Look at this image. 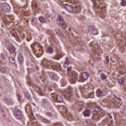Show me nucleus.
Here are the masks:
<instances>
[{"label":"nucleus","instance_id":"79ce46f5","mask_svg":"<svg viewBox=\"0 0 126 126\" xmlns=\"http://www.w3.org/2000/svg\"><path fill=\"white\" fill-rule=\"evenodd\" d=\"M79 82H83V81H82V80H80Z\"/></svg>","mask_w":126,"mask_h":126},{"label":"nucleus","instance_id":"0eeeda50","mask_svg":"<svg viewBox=\"0 0 126 126\" xmlns=\"http://www.w3.org/2000/svg\"><path fill=\"white\" fill-rule=\"evenodd\" d=\"M52 97L54 99L55 98H56L57 101V102H58V103H62V102H63V97H62L60 95L53 94L52 95Z\"/></svg>","mask_w":126,"mask_h":126},{"label":"nucleus","instance_id":"7c9ffc66","mask_svg":"<svg viewBox=\"0 0 126 126\" xmlns=\"http://www.w3.org/2000/svg\"><path fill=\"white\" fill-rule=\"evenodd\" d=\"M100 110H101L100 106H97L95 109L94 112H98V111H100Z\"/></svg>","mask_w":126,"mask_h":126},{"label":"nucleus","instance_id":"b1692460","mask_svg":"<svg viewBox=\"0 0 126 126\" xmlns=\"http://www.w3.org/2000/svg\"><path fill=\"white\" fill-rule=\"evenodd\" d=\"M121 5L122 6H126V0H122L121 2Z\"/></svg>","mask_w":126,"mask_h":126},{"label":"nucleus","instance_id":"f03ea898","mask_svg":"<svg viewBox=\"0 0 126 126\" xmlns=\"http://www.w3.org/2000/svg\"><path fill=\"white\" fill-rule=\"evenodd\" d=\"M32 50L34 53H35V55H38V54L40 56L43 55V46H42L41 44L39 43H32Z\"/></svg>","mask_w":126,"mask_h":126},{"label":"nucleus","instance_id":"c756f323","mask_svg":"<svg viewBox=\"0 0 126 126\" xmlns=\"http://www.w3.org/2000/svg\"><path fill=\"white\" fill-rule=\"evenodd\" d=\"M13 36L14 37V38H16V39H17V38H18L19 37L18 34H17V33H13Z\"/></svg>","mask_w":126,"mask_h":126},{"label":"nucleus","instance_id":"393cba45","mask_svg":"<svg viewBox=\"0 0 126 126\" xmlns=\"http://www.w3.org/2000/svg\"><path fill=\"white\" fill-rule=\"evenodd\" d=\"M32 8L33 9H35V7H36V2H35V1H33L32 2Z\"/></svg>","mask_w":126,"mask_h":126},{"label":"nucleus","instance_id":"5701e85b","mask_svg":"<svg viewBox=\"0 0 126 126\" xmlns=\"http://www.w3.org/2000/svg\"><path fill=\"white\" fill-rule=\"evenodd\" d=\"M0 69L1 72H2L3 73L5 72V67L0 66Z\"/></svg>","mask_w":126,"mask_h":126},{"label":"nucleus","instance_id":"de8ad7c7","mask_svg":"<svg viewBox=\"0 0 126 126\" xmlns=\"http://www.w3.org/2000/svg\"><path fill=\"white\" fill-rule=\"evenodd\" d=\"M114 97H116V95H114Z\"/></svg>","mask_w":126,"mask_h":126},{"label":"nucleus","instance_id":"6e6552de","mask_svg":"<svg viewBox=\"0 0 126 126\" xmlns=\"http://www.w3.org/2000/svg\"><path fill=\"white\" fill-rule=\"evenodd\" d=\"M2 10L4 11H9L10 10V6L7 3H3L1 5Z\"/></svg>","mask_w":126,"mask_h":126},{"label":"nucleus","instance_id":"ea45409f","mask_svg":"<svg viewBox=\"0 0 126 126\" xmlns=\"http://www.w3.org/2000/svg\"><path fill=\"white\" fill-rule=\"evenodd\" d=\"M108 116H109L110 119H112V117L111 116V115H110V114H108Z\"/></svg>","mask_w":126,"mask_h":126},{"label":"nucleus","instance_id":"37998d69","mask_svg":"<svg viewBox=\"0 0 126 126\" xmlns=\"http://www.w3.org/2000/svg\"><path fill=\"white\" fill-rule=\"evenodd\" d=\"M34 126H40L39 125H34Z\"/></svg>","mask_w":126,"mask_h":126},{"label":"nucleus","instance_id":"bb28decb","mask_svg":"<svg viewBox=\"0 0 126 126\" xmlns=\"http://www.w3.org/2000/svg\"><path fill=\"white\" fill-rule=\"evenodd\" d=\"M100 78H101V79L104 80L106 79V75H105V74H101L100 75Z\"/></svg>","mask_w":126,"mask_h":126},{"label":"nucleus","instance_id":"09e8293b","mask_svg":"<svg viewBox=\"0 0 126 126\" xmlns=\"http://www.w3.org/2000/svg\"><path fill=\"white\" fill-rule=\"evenodd\" d=\"M118 100H121V98H118Z\"/></svg>","mask_w":126,"mask_h":126},{"label":"nucleus","instance_id":"2f4dec72","mask_svg":"<svg viewBox=\"0 0 126 126\" xmlns=\"http://www.w3.org/2000/svg\"><path fill=\"white\" fill-rule=\"evenodd\" d=\"M91 47H93V48H92V50H93V51L94 52H95V50L94 49H93V47H94V48H95V46H94V43H91Z\"/></svg>","mask_w":126,"mask_h":126},{"label":"nucleus","instance_id":"423d86ee","mask_svg":"<svg viewBox=\"0 0 126 126\" xmlns=\"http://www.w3.org/2000/svg\"><path fill=\"white\" fill-rule=\"evenodd\" d=\"M92 1H93L94 6L95 8H97V9H98V11H99V12H101V11H105V8H102V6L99 5L98 3L97 4L95 0H92Z\"/></svg>","mask_w":126,"mask_h":126},{"label":"nucleus","instance_id":"ddd939ff","mask_svg":"<svg viewBox=\"0 0 126 126\" xmlns=\"http://www.w3.org/2000/svg\"><path fill=\"white\" fill-rule=\"evenodd\" d=\"M70 90H69V91H66L63 93V95L66 99H68L69 97H70Z\"/></svg>","mask_w":126,"mask_h":126},{"label":"nucleus","instance_id":"f3484780","mask_svg":"<svg viewBox=\"0 0 126 126\" xmlns=\"http://www.w3.org/2000/svg\"><path fill=\"white\" fill-rule=\"evenodd\" d=\"M53 52H54V50L51 47H47L46 50V53H47V54H52Z\"/></svg>","mask_w":126,"mask_h":126},{"label":"nucleus","instance_id":"4c0bfd02","mask_svg":"<svg viewBox=\"0 0 126 126\" xmlns=\"http://www.w3.org/2000/svg\"><path fill=\"white\" fill-rule=\"evenodd\" d=\"M47 115L48 116H49V117H51L52 116V113H50V112H48L47 113Z\"/></svg>","mask_w":126,"mask_h":126},{"label":"nucleus","instance_id":"dca6fc26","mask_svg":"<svg viewBox=\"0 0 126 126\" xmlns=\"http://www.w3.org/2000/svg\"><path fill=\"white\" fill-rule=\"evenodd\" d=\"M25 33H26V32L20 31L19 32L20 35V37L21 38H23V37H25Z\"/></svg>","mask_w":126,"mask_h":126},{"label":"nucleus","instance_id":"cd10ccee","mask_svg":"<svg viewBox=\"0 0 126 126\" xmlns=\"http://www.w3.org/2000/svg\"><path fill=\"white\" fill-rule=\"evenodd\" d=\"M69 64V62H68L67 61L65 63L63 64L64 67H67L68 66V65Z\"/></svg>","mask_w":126,"mask_h":126},{"label":"nucleus","instance_id":"8fccbe9b","mask_svg":"<svg viewBox=\"0 0 126 126\" xmlns=\"http://www.w3.org/2000/svg\"><path fill=\"white\" fill-rule=\"evenodd\" d=\"M40 94H42V93L40 92Z\"/></svg>","mask_w":126,"mask_h":126},{"label":"nucleus","instance_id":"c85d7f7f","mask_svg":"<svg viewBox=\"0 0 126 126\" xmlns=\"http://www.w3.org/2000/svg\"><path fill=\"white\" fill-rule=\"evenodd\" d=\"M42 121H43V123H44V124H49V123H50L49 120H47L46 119H43Z\"/></svg>","mask_w":126,"mask_h":126},{"label":"nucleus","instance_id":"a19ab883","mask_svg":"<svg viewBox=\"0 0 126 126\" xmlns=\"http://www.w3.org/2000/svg\"><path fill=\"white\" fill-rule=\"evenodd\" d=\"M34 20H35L34 19H32V21H34Z\"/></svg>","mask_w":126,"mask_h":126},{"label":"nucleus","instance_id":"72a5a7b5","mask_svg":"<svg viewBox=\"0 0 126 126\" xmlns=\"http://www.w3.org/2000/svg\"><path fill=\"white\" fill-rule=\"evenodd\" d=\"M50 77H51V78H54V77H55V75L53 73H51V74H50Z\"/></svg>","mask_w":126,"mask_h":126},{"label":"nucleus","instance_id":"58836bf2","mask_svg":"<svg viewBox=\"0 0 126 126\" xmlns=\"http://www.w3.org/2000/svg\"><path fill=\"white\" fill-rule=\"evenodd\" d=\"M0 111H3V108H2V106H1L0 104Z\"/></svg>","mask_w":126,"mask_h":126},{"label":"nucleus","instance_id":"f704fd0d","mask_svg":"<svg viewBox=\"0 0 126 126\" xmlns=\"http://www.w3.org/2000/svg\"><path fill=\"white\" fill-rule=\"evenodd\" d=\"M0 57L2 58V59H5V57H4V56L3 55V54H0Z\"/></svg>","mask_w":126,"mask_h":126},{"label":"nucleus","instance_id":"c9c22d12","mask_svg":"<svg viewBox=\"0 0 126 126\" xmlns=\"http://www.w3.org/2000/svg\"><path fill=\"white\" fill-rule=\"evenodd\" d=\"M31 117L32 119H33V118H34V116L33 115V112H32L31 113Z\"/></svg>","mask_w":126,"mask_h":126},{"label":"nucleus","instance_id":"39448f33","mask_svg":"<svg viewBox=\"0 0 126 126\" xmlns=\"http://www.w3.org/2000/svg\"><path fill=\"white\" fill-rule=\"evenodd\" d=\"M14 115L18 120H21L22 119V113L19 109H15L14 111Z\"/></svg>","mask_w":126,"mask_h":126},{"label":"nucleus","instance_id":"2eb2a0df","mask_svg":"<svg viewBox=\"0 0 126 126\" xmlns=\"http://www.w3.org/2000/svg\"><path fill=\"white\" fill-rule=\"evenodd\" d=\"M96 93L97 96L98 97H102V96H104L105 95V93L102 91H100V90H97Z\"/></svg>","mask_w":126,"mask_h":126},{"label":"nucleus","instance_id":"7ed1b4c3","mask_svg":"<svg viewBox=\"0 0 126 126\" xmlns=\"http://www.w3.org/2000/svg\"><path fill=\"white\" fill-rule=\"evenodd\" d=\"M42 63L46 66H52L53 68L56 69V70H61V65L52 61H48L47 60H44L43 61Z\"/></svg>","mask_w":126,"mask_h":126},{"label":"nucleus","instance_id":"4468645a","mask_svg":"<svg viewBox=\"0 0 126 126\" xmlns=\"http://www.w3.org/2000/svg\"><path fill=\"white\" fill-rule=\"evenodd\" d=\"M82 77L83 80H87L88 77H89V75L87 72H84L82 74Z\"/></svg>","mask_w":126,"mask_h":126},{"label":"nucleus","instance_id":"49530a36","mask_svg":"<svg viewBox=\"0 0 126 126\" xmlns=\"http://www.w3.org/2000/svg\"><path fill=\"white\" fill-rule=\"evenodd\" d=\"M121 74H124V73H122V72H121Z\"/></svg>","mask_w":126,"mask_h":126},{"label":"nucleus","instance_id":"e433bc0d","mask_svg":"<svg viewBox=\"0 0 126 126\" xmlns=\"http://www.w3.org/2000/svg\"><path fill=\"white\" fill-rule=\"evenodd\" d=\"M17 99L18 101H20V95H19V94L17 95Z\"/></svg>","mask_w":126,"mask_h":126},{"label":"nucleus","instance_id":"3c124183","mask_svg":"<svg viewBox=\"0 0 126 126\" xmlns=\"http://www.w3.org/2000/svg\"><path fill=\"white\" fill-rule=\"evenodd\" d=\"M64 111H65V109H63Z\"/></svg>","mask_w":126,"mask_h":126},{"label":"nucleus","instance_id":"aec40b11","mask_svg":"<svg viewBox=\"0 0 126 126\" xmlns=\"http://www.w3.org/2000/svg\"><path fill=\"white\" fill-rule=\"evenodd\" d=\"M83 114L85 117H88V116H89V114H90V111L87 110L85 111Z\"/></svg>","mask_w":126,"mask_h":126},{"label":"nucleus","instance_id":"1a4fd4ad","mask_svg":"<svg viewBox=\"0 0 126 126\" xmlns=\"http://www.w3.org/2000/svg\"><path fill=\"white\" fill-rule=\"evenodd\" d=\"M56 56L55 57V60H60L61 58H62V56H63V53L62 52V50L61 49H57L56 50Z\"/></svg>","mask_w":126,"mask_h":126},{"label":"nucleus","instance_id":"f257e3e1","mask_svg":"<svg viewBox=\"0 0 126 126\" xmlns=\"http://www.w3.org/2000/svg\"><path fill=\"white\" fill-rule=\"evenodd\" d=\"M75 1V0H64L63 1V3L64 5V8H65L67 11H69V12H75V11H80L81 7L79 4H77L74 6L75 8H74L73 7H72L71 5L67 4V2H68V3H70V2L73 3V2Z\"/></svg>","mask_w":126,"mask_h":126},{"label":"nucleus","instance_id":"c03bdc74","mask_svg":"<svg viewBox=\"0 0 126 126\" xmlns=\"http://www.w3.org/2000/svg\"><path fill=\"white\" fill-rule=\"evenodd\" d=\"M29 39H30V37L28 36L27 39H28V40H29Z\"/></svg>","mask_w":126,"mask_h":126},{"label":"nucleus","instance_id":"20e7f679","mask_svg":"<svg viewBox=\"0 0 126 126\" xmlns=\"http://www.w3.org/2000/svg\"><path fill=\"white\" fill-rule=\"evenodd\" d=\"M67 71L69 75H71V79H70V82L72 84L75 83V81H76V77L77 76V74L74 72L73 71H71V67H69L67 69Z\"/></svg>","mask_w":126,"mask_h":126},{"label":"nucleus","instance_id":"473e14b6","mask_svg":"<svg viewBox=\"0 0 126 126\" xmlns=\"http://www.w3.org/2000/svg\"><path fill=\"white\" fill-rule=\"evenodd\" d=\"M89 97L90 98H94V94L93 93H91L89 95Z\"/></svg>","mask_w":126,"mask_h":126},{"label":"nucleus","instance_id":"603ef678","mask_svg":"<svg viewBox=\"0 0 126 126\" xmlns=\"http://www.w3.org/2000/svg\"><path fill=\"white\" fill-rule=\"evenodd\" d=\"M81 90V88H80Z\"/></svg>","mask_w":126,"mask_h":126},{"label":"nucleus","instance_id":"6ab92c4d","mask_svg":"<svg viewBox=\"0 0 126 126\" xmlns=\"http://www.w3.org/2000/svg\"><path fill=\"white\" fill-rule=\"evenodd\" d=\"M39 20L41 23H45L46 22V19L43 17H39Z\"/></svg>","mask_w":126,"mask_h":126},{"label":"nucleus","instance_id":"a18cd8bd","mask_svg":"<svg viewBox=\"0 0 126 126\" xmlns=\"http://www.w3.org/2000/svg\"><path fill=\"white\" fill-rule=\"evenodd\" d=\"M98 2H100V0H97Z\"/></svg>","mask_w":126,"mask_h":126},{"label":"nucleus","instance_id":"9d476101","mask_svg":"<svg viewBox=\"0 0 126 126\" xmlns=\"http://www.w3.org/2000/svg\"><path fill=\"white\" fill-rule=\"evenodd\" d=\"M89 29L91 33H92L94 35H97L98 34V31L94 27H90Z\"/></svg>","mask_w":126,"mask_h":126},{"label":"nucleus","instance_id":"f8f14e48","mask_svg":"<svg viewBox=\"0 0 126 126\" xmlns=\"http://www.w3.org/2000/svg\"><path fill=\"white\" fill-rule=\"evenodd\" d=\"M8 49L10 53H14V52H15V48L12 44H10L8 46Z\"/></svg>","mask_w":126,"mask_h":126},{"label":"nucleus","instance_id":"a211bd4d","mask_svg":"<svg viewBox=\"0 0 126 126\" xmlns=\"http://www.w3.org/2000/svg\"><path fill=\"white\" fill-rule=\"evenodd\" d=\"M18 60L20 63H22L23 62V56H22V54H19Z\"/></svg>","mask_w":126,"mask_h":126},{"label":"nucleus","instance_id":"412c9836","mask_svg":"<svg viewBox=\"0 0 126 126\" xmlns=\"http://www.w3.org/2000/svg\"><path fill=\"white\" fill-rule=\"evenodd\" d=\"M9 61L11 63H15V59L13 57H10Z\"/></svg>","mask_w":126,"mask_h":126},{"label":"nucleus","instance_id":"4be33fe9","mask_svg":"<svg viewBox=\"0 0 126 126\" xmlns=\"http://www.w3.org/2000/svg\"><path fill=\"white\" fill-rule=\"evenodd\" d=\"M124 81H125L124 78H120L118 80V83H119V84H124Z\"/></svg>","mask_w":126,"mask_h":126},{"label":"nucleus","instance_id":"a878e982","mask_svg":"<svg viewBox=\"0 0 126 126\" xmlns=\"http://www.w3.org/2000/svg\"><path fill=\"white\" fill-rule=\"evenodd\" d=\"M109 57L106 56V60H105V61H104V63H105V64H107V63H109Z\"/></svg>","mask_w":126,"mask_h":126},{"label":"nucleus","instance_id":"9b49d317","mask_svg":"<svg viewBox=\"0 0 126 126\" xmlns=\"http://www.w3.org/2000/svg\"><path fill=\"white\" fill-rule=\"evenodd\" d=\"M58 19L60 22V25L62 27H64V26H65V23H64V22L63 21V16H61V15H59Z\"/></svg>","mask_w":126,"mask_h":126}]
</instances>
